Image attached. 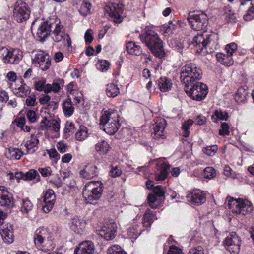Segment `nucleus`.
<instances>
[{
  "label": "nucleus",
  "instance_id": "obj_25",
  "mask_svg": "<svg viewBox=\"0 0 254 254\" xmlns=\"http://www.w3.org/2000/svg\"><path fill=\"white\" fill-rule=\"evenodd\" d=\"M51 25L47 21L41 23L37 32V34L40 41L43 42L46 38L50 35L51 31Z\"/></svg>",
  "mask_w": 254,
  "mask_h": 254
},
{
  "label": "nucleus",
  "instance_id": "obj_56",
  "mask_svg": "<svg viewBox=\"0 0 254 254\" xmlns=\"http://www.w3.org/2000/svg\"><path fill=\"white\" fill-rule=\"evenodd\" d=\"M229 125L227 123H222L221 125V128L219 130V134L220 135H229L230 134L229 131Z\"/></svg>",
  "mask_w": 254,
  "mask_h": 254
},
{
  "label": "nucleus",
  "instance_id": "obj_26",
  "mask_svg": "<svg viewBox=\"0 0 254 254\" xmlns=\"http://www.w3.org/2000/svg\"><path fill=\"white\" fill-rule=\"evenodd\" d=\"M85 225V221L77 217H73L69 224L70 229L77 234L81 233Z\"/></svg>",
  "mask_w": 254,
  "mask_h": 254
},
{
  "label": "nucleus",
  "instance_id": "obj_36",
  "mask_svg": "<svg viewBox=\"0 0 254 254\" xmlns=\"http://www.w3.org/2000/svg\"><path fill=\"white\" fill-rule=\"evenodd\" d=\"M105 92L108 97L114 98L119 95L120 90L116 84L110 83L107 85Z\"/></svg>",
  "mask_w": 254,
  "mask_h": 254
},
{
  "label": "nucleus",
  "instance_id": "obj_10",
  "mask_svg": "<svg viewBox=\"0 0 254 254\" xmlns=\"http://www.w3.org/2000/svg\"><path fill=\"white\" fill-rule=\"evenodd\" d=\"M241 245L240 237L235 232L230 233L223 241V245L231 254H238Z\"/></svg>",
  "mask_w": 254,
  "mask_h": 254
},
{
  "label": "nucleus",
  "instance_id": "obj_31",
  "mask_svg": "<svg viewBox=\"0 0 254 254\" xmlns=\"http://www.w3.org/2000/svg\"><path fill=\"white\" fill-rule=\"evenodd\" d=\"M126 49L127 53L131 55L139 56L142 54L141 46L132 41H129L127 43Z\"/></svg>",
  "mask_w": 254,
  "mask_h": 254
},
{
  "label": "nucleus",
  "instance_id": "obj_47",
  "mask_svg": "<svg viewBox=\"0 0 254 254\" xmlns=\"http://www.w3.org/2000/svg\"><path fill=\"white\" fill-rule=\"evenodd\" d=\"M209 44H207L206 45L199 48L197 50V53H199L202 56H205L207 54H212L214 52L215 48H212L210 47Z\"/></svg>",
  "mask_w": 254,
  "mask_h": 254
},
{
  "label": "nucleus",
  "instance_id": "obj_59",
  "mask_svg": "<svg viewBox=\"0 0 254 254\" xmlns=\"http://www.w3.org/2000/svg\"><path fill=\"white\" fill-rule=\"evenodd\" d=\"M40 173L44 177L50 176L52 173V169L50 167H46L38 168V173Z\"/></svg>",
  "mask_w": 254,
  "mask_h": 254
},
{
  "label": "nucleus",
  "instance_id": "obj_24",
  "mask_svg": "<svg viewBox=\"0 0 254 254\" xmlns=\"http://www.w3.org/2000/svg\"><path fill=\"white\" fill-rule=\"evenodd\" d=\"M0 234L5 243L10 244L13 242V228L11 224H7L3 225Z\"/></svg>",
  "mask_w": 254,
  "mask_h": 254
},
{
  "label": "nucleus",
  "instance_id": "obj_40",
  "mask_svg": "<svg viewBox=\"0 0 254 254\" xmlns=\"http://www.w3.org/2000/svg\"><path fill=\"white\" fill-rule=\"evenodd\" d=\"M88 135V129L83 126H80L79 129L75 133V138L77 140L82 141L85 140Z\"/></svg>",
  "mask_w": 254,
  "mask_h": 254
},
{
  "label": "nucleus",
  "instance_id": "obj_11",
  "mask_svg": "<svg viewBox=\"0 0 254 254\" xmlns=\"http://www.w3.org/2000/svg\"><path fill=\"white\" fill-rule=\"evenodd\" d=\"M8 85L13 93L18 97L25 98L30 94V88L22 78L17 79L15 83H9Z\"/></svg>",
  "mask_w": 254,
  "mask_h": 254
},
{
  "label": "nucleus",
  "instance_id": "obj_20",
  "mask_svg": "<svg viewBox=\"0 0 254 254\" xmlns=\"http://www.w3.org/2000/svg\"><path fill=\"white\" fill-rule=\"evenodd\" d=\"M210 34H209L206 31L200 34H198L196 36H194L193 39L192 44L196 49V51L197 53V50L205 46L207 44L210 43Z\"/></svg>",
  "mask_w": 254,
  "mask_h": 254
},
{
  "label": "nucleus",
  "instance_id": "obj_3",
  "mask_svg": "<svg viewBox=\"0 0 254 254\" xmlns=\"http://www.w3.org/2000/svg\"><path fill=\"white\" fill-rule=\"evenodd\" d=\"M102 184L100 181L89 182L83 189V196L88 203L99 199L102 194Z\"/></svg>",
  "mask_w": 254,
  "mask_h": 254
},
{
  "label": "nucleus",
  "instance_id": "obj_42",
  "mask_svg": "<svg viewBox=\"0 0 254 254\" xmlns=\"http://www.w3.org/2000/svg\"><path fill=\"white\" fill-rule=\"evenodd\" d=\"M99 235L106 240H110L114 238L112 230L110 228L104 227L99 231Z\"/></svg>",
  "mask_w": 254,
  "mask_h": 254
},
{
  "label": "nucleus",
  "instance_id": "obj_55",
  "mask_svg": "<svg viewBox=\"0 0 254 254\" xmlns=\"http://www.w3.org/2000/svg\"><path fill=\"white\" fill-rule=\"evenodd\" d=\"M122 174V171L117 166H111V169L110 170V175L113 177L116 178L119 177Z\"/></svg>",
  "mask_w": 254,
  "mask_h": 254
},
{
  "label": "nucleus",
  "instance_id": "obj_49",
  "mask_svg": "<svg viewBox=\"0 0 254 254\" xmlns=\"http://www.w3.org/2000/svg\"><path fill=\"white\" fill-rule=\"evenodd\" d=\"M144 230H138L136 226L130 227L127 229L128 236L132 238H136Z\"/></svg>",
  "mask_w": 254,
  "mask_h": 254
},
{
  "label": "nucleus",
  "instance_id": "obj_54",
  "mask_svg": "<svg viewBox=\"0 0 254 254\" xmlns=\"http://www.w3.org/2000/svg\"><path fill=\"white\" fill-rule=\"evenodd\" d=\"M110 65V63L107 60H100L97 64L98 69L103 72L107 71Z\"/></svg>",
  "mask_w": 254,
  "mask_h": 254
},
{
  "label": "nucleus",
  "instance_id": "obj_38",
  "mask_svg": "<svg viewBox=\"0 0 254 254\" xmlns=\"http://www.w3.org/2000/svg\"><path fill=\"white\" fill-rule=\"evenodd\" d=\"M110 146L105 141L99 142L95 145L96 151L100 155L106 154L109 151Z\"/></svg>",
  "mask_w": 254,
  "mask_h": 254
},
{
  "label": "nucleus",
  "instance_id": "obj_7",
  "mask_svg": "<svg viewBox=\"0 0 254 254\" xmlns=\"http://www.w3.org/2000/svg\"><path fill=\"white\" fill-rule=\"evenodd\" d=\"M190 87H186L185 91L193 100L201 101L206 98L208 90L206 84L196 82Z\"/></svg>",
  "mask_w": 254,
  "mask_h": 254
},
{
  "label": "nucleus",
  "instance_id": "obj_1",
  "mask_svg": "<svg viewBox=\"0 0 254 254\" xmlns=\"http://www.w3.org/2000/svg\"><path fill=\"white\" fill-rule=\"evenodd\" d=\"M140 41L146 46L156 57L162 58L165 53L163 41L158 35L153 30H148L139 35Z\"/></svg>",
  "mask_w": 254,
  "mask_h": 254
},
{
  "label": "nucleus",
  "instance_id": "obj_53",
  "mask_svg": "<svg viewBox=\"0 0 254 254\" xmlns=\"http://www.w3.org/2000/svg\"><path fill=\"white\" fill-rule=\"evenodd\" d=\"M153 193H154L160 200L164 199L165 191L162 187L158 185L153 188Z\"/></svg>",
  "mask_w": 254,
  "mask_h": 254
},
{
  "label": "nucleus",
  "instance_id": "obj_48",
  "mask_svg": "<svg viewBox=\"0 0 254 254\" xmlns=\"http://www.w3.org/2000/svg\"><path fill=\"white\" fill-rule=\"evenodd\" d=\"M218 150V147L216 145L208 146L202 148L203 152L210 156H214Z\"/></svg>",
  "mask_w": 254,
  "mask_h": 254
},
{
  "label": "nucleus",
  "instance_id": "obj_63",
  "mask_svg": "<svg viewBox=\"0 0 254 254\" xmlns=\"http://www.w3.org/2000/svg\"><path fill=\"white\" fill-rule=\"evenodd\" d=\"M167 254H182V251L177 246L172 245L170 247Z\"/></svg>",
  "mask_w": 254,
  "mask_h": 254
},
{
  "label": "nucleus",
  "instance_id": "obj_21",
  "mask_svg": "<svg viewBox=\"0 0 254 254\" xmlns=\"http://www.w3.org/2000/svg\"><path fill=\"white\" fill-rule=\"evenodd\" d=\"M52 237V234L49 232L47 228L43 227L38 228L35 232L34 235V241L35 245L40 244L42 243L43 241L51 238Z\"/></svg>",
  "mask_w": 254,
  "mask_h": 254
},
{
  "label": "nucleus",
  "instance_id": "obj_50",
  "mask_svg": "<svg viewBox=\"0 0 254 254\" xmlns=\"http://www.w3.org/2000/svg\"><path fill=\"white\" fill-rule=\"evenodd\" d=\"M203 175L205 178L211 179L216 176V171L211 167L205 168L203 171Z\"/></svg>",
  "mask_w": 254,
  "mask_h": 254
},
{
  "label": "nucleus",
  "instance_id": "obj_60",
  "mask_svg": "<svg viewBox=\"0 0 254 254\" xmlns=\"http://www.w3.org/2000/svg\"><path fill=\"white\" fill-rule=\"evenodd\" d=\"M26 115L30 123H34L37 121V115L34 110L30 109L27 110Z\"/></svg>",
  "mask_w": 254,
  "mask_h": 254
},
{
  "label": "nucleus",
  "instance_id": "obj_5",
  "mask_svg": "<svg viewBox=\"0 0 254 254\" xmlns=\"http://www.w3.org/2000/svg\"><path fill=\"white\" fill-rule=\"evenodd\" d=\"M228 207L233 213L236 215H245L250 213L253 210L251 202L247 199L231 198L228 201Z\"/></svg>",
  "mask_w": 254,
  "mask_h": 254
},
{
  "label": "nucleus",
  "instance_id": "obj_17",
  "mask_svg": "<svg viewBox=\"0 0 254 254\" xmlns=\"http://www.w3.org/2000/svg\"><path fill=\"white\" fill-rule=\"evenodd\" d=\"M56 196L52 190H49L44 194L43 202L44 204L42 207L43 211L45 213H48L53 207L55 203Z\"/></svg>",
  "mask_w": 254,
  "mask_h": 254
},
{
  "label": "nucleus",
  "instance_id": "obj_44",
  "mask_svg": "<svg viewBox=\"0 0 254 254\" xmlns=\"http://www.w3.org/2000/svg\"><path fill=\"white\" fill-rule=\"evenodd\" d=\"M229 116L227 112H223L222 110H215L214 115L211 116L212 120L214 122L217 119L227 121Z\"/></svg>",
  "mask_w": 254,
  "mask_h": 254
},
{
  "label": "nucleus",
  "instance_id": "obj_12",
  "mask_svg": "<svg viewBox=\"0 0 254 254\" xmlns=\"http://www.w3.org/2000/svg\"><path fill=\"white\" fill-rule=\"evenodd\" d=\"M105 10L109 16L114 18L115 23H121L123 20L121 14L124 10V5L117 3H111L106 5Z\"/></svg>",
  "mask_w": 254,
  "mask_h": 254
},
{
  "label": "nucleus",
  "instance_id": "obj_61",
  "mask_svg": "<svg viewBox=\"0 0 254 254\" xmlns=\"http://www.w3.org/2000/svg\"><path fill=\"white\" fill-rule=\"evenodd\" d=\"M50 100L51 97L46 94H42L39 98V103L42 105L46 106L48 105Z\"/></svg>",
  "mask_w": 254,
  "mask_h": 254
},
{
  "label": "nucleus",
  "instance_id": "obj_45",
  "mask_svg": "<svg viewBox=\"0 0 254 254\" xmlns=\"http://www.w3.org/2000/svg\"><path fill=\"white\" fill-rule=\"evenodd\" d=\"M247 92L243 88L238 89L235 97V99L238 103H241L245 102L247 98Z\"/></svg>",
  "mask_w": 254,
  "mask_h": 254
},
{
  "label": "nucleus",
  "instance_id": "obj_14",
  "mask_svg": "<svg viewBox=\"0 0 254 254\" xmlns=\"http://www.w3.org/2000/svg\"><path fill=\"white\" fill-rule=\"evenodd\" d=\"M12 194L4 186H0V205L6 208H10L14 206Z\"/></svg>",
  "mask_w": 254,
  "mask_h": 254
},
{
  "label": "nucleus",
  "instance_id": "obj_34",
  "mask_svg": "<svg viewBox=\"0 0 254 254\" xmlns=\"http://www.w3.org/2000/svg\"><path fill=\"white\" fill-rule=\"evenodd\" d=\"M217 60L222 64L226 66H230L233 64V60L232 56L226 53H218L216 54Z\"/></svg>",
  "mask_w": 254,
  "mask_h": 254
},
{
  "label": "nucleus",
  "instance_id": "obj_13",
  "mask_svg": "<svg viewBox=\"0 0 254 254\" xmlns=\"http://www.w3.org/2000/svg\"><path fill=\"white\" fill-rule=\"evenodd\" d=\"M63 27L56 24L53 31V39L56 42L63 41V44L68 47L71 45V40L68 34L63 31Z\"/></svg>",
  "mask_w": 254,
  "mask_h": 254
},
{
  "label": "nucleus",
  "instance_id": "obj_46",
  "mask_svg": "<svg viewBox=\"0 0 254 254\" xmlns=\"http://www.w3.org/2000/svg\"><path fill=\"white\" fill-rule=\"evenodd\" d=\"M193 121L192 120H188L182 124L181 128L182 134L184 137H188L190 135V128L193 125Z\"/></svg>",
  "mask_w": 254,
  "mask_h": 254
},
{
  "label": "nucleus",
  "instance_id": "obj_39",
  "mask_svg": "<svg viewBox=\"0 0 254 254\" xmlns=\"http://www.w3.org/2000/svg\"><path fill=\"white\" fill-rule=\"evenodd\" d=\"M25 181L34 180L35 182H38L41 181L40 176L38 171L31 169L25 173Z\"/></svg>",
  "mask_w": 254,
  "mask_h": 254
},
{
  "label": "nucleus",
  "instance_id": "obj_19",
  "mask_svg": "<svg viewBox=\"0 0 254 254\" xmlns=\"http://www.w3.org/2000/svg\"><path fill=\"white\" fill-rule=\"evenodd\" d=\"M188 201L197 205H201L206 201V195L203 191L199 190L189 192L187 195Z\"/></svg>",
  "mask_w": 254,
  "mask_h": 254
},
{
  "label": "nucleus",
  "instance_id": "obj_57",
  "mask_svg": "<svg viewBox=\"0 0 254 254\" xmlns=\"http://www.w3.org/2000/svg\"><path fill=\"white\" fill-rule=\"evenodd\" d=\"M224 174L227 177L235 179L237 178L238 174L233 171L232 169L228 165H225L224 168Z\"/></svg>",
  "mask_w": 254,
  "mask_h": 254
},
{
  "label": "nucleus",
  "instance_id": "obj_15",
  "mask_svg": "<svg viewBox=\"0 0 254 254\" xmlns=\"http://www.w3.org/2000/svg\"><path fill=\"white\" fill-rule=\"evenodd\" d=\"M170 165L164 160L159 159L156 163V168L155 171V180L157 181L164 180L168 176V170Z\"/></svg>",
  "mask_w": 254,
  "mask_h": 254
},
{
  "label": "nucleus",
  "instance_id": "obj_43",
  "mask_svg": "<svg viewBox=\"0 0 254 254\" xmlns=\"http://www.w3.org/2000/svg\"><path fill=\"white\" fill-rule=\"evenodd\" d=\"M33 205L32 202L27 198L22 200L20 210L24 214H27L32 211Z\"/></svg>",
  "mask_w": 254,
  "mask_h": 254
},
{
  "label": "nucleus",
  "instance_id": "obj_33",
  "mask_svg": "<svg viewBox=\"0 0 254 254\" xmlns=\"http://www.w3.org/2000/svg\"><path fill=\"white\" fill-rule=\"evenodd\" d=\"M111 123H107L101 127L108 134L113 135L115 134L118 130L120 127L119 121H115L113 120Z\"/></svg>",
  "mask_w": 254,
  "mask_h": 254
},
{
  "label": "nucleus",
  "instance_id": "obj_37",
  "mask_svg": "<svg viewBox=\"0 0 254 254\" xmlns=\"http://www.w3.org/2000/svg\"><path fill=\"white\" fill-rule=\"evenodd\" d=\"M80 5L79 12L83 16H86L89 13L91 4L86 0H78V3Z\"/></svg>",
  "mask_w": 254,
  "mask_h": 254
},
{
  "label": "nucleus",
  "instance_id": "obj_16",
  "mask_svg": "<svg viewBox=\"0 0 254 254\" xmlns=\"http://www.w3.org/2000/svg\"><path fill=\"white\" fill-rule=\"evenodd\" d=\"M166 125V121L164 119L159 118L157 119L156 122L152 124V137L155 139L160 138H163L164 136V130Z\"/></svg>",
  "mask_w": 254,
  "mask_h": 254
},
{
  "label": "nucleus",
  "instance_id": "obj_9",
  "mask_svg": "<svg viewBox=\"0 0 254 254\" xmlns=\"http://www.w3.org/2000/svg\"><path fill=\"white\" fill-rule=\"evenodd\" d=\"M32 63L42 71H46L51 65V59L48 54L43 51L38 50L33 55Z\"/></svg>",
  "mask_w": 254,
  "mask_h": 254
},
{
  "label": "nucleus",
  "instance_id": "obj_35",
  "mask_svg": "<svg viewBox=\"0 0 254 254\" xmlns=\"http://www.w3.org/2000/svg\"><path fill=\"white\" fill-rule=\"evenodd\" d=\"M9 57L6 61V63L16 64H18L22 58V52L19 49H12L10 54Z\"/></svg>",
  "mask_w": 254,
  "mask_h": 254
},
{
  "label": "nucleus",
  "instance_id": "obj_22",
  "mask_svg": "<svg viewBox=\"0 0 254 254\" xmlns=\"http://www.w3.org/2000/svg\"><path fill=\"white\" fill-rule=\"evenodd\" d=\"M94 245L91 241H86L81 243L75 249L74 254H94Z\"/></svg>",
  "mask_w": 254,
  "mask_h": 254
},
{
  "label": "nucleus",
  "instance_id": "obj_41",
  "mask_svg": "<svg viewBox=\"0 0 254 254\" xmlns=\"http://www.w3.org/2000/svg\"><path fill=\"white\" fill-rule=\"evenodd\" d=\"M8 153L9 154V156H8L7 157L12 160H19L24 154L23 151L21 149L17 148L12 147L9 148Z\"/></svg>",
  "mask_w": 254,
  "mask_h": 254
},
{
  "label": "nucleus",
  "instance_id": "obj_32",
  "mask_svg": "<svg viewBox=\"0 0 254 254\" xmlns=\"http://www.w3.org/2000/svg\"><path fill=\"white\" fill-rule=\"evenodd\" d=\"M55 245L51 237V238H48L43 241L41 244H37L36 246L39 250L45 252H47L53 251L55 247Z\"/></svg>",
  "mask_w": 254,
  "mask_h": 254
},
{
  "label": "nucleus",
  "instance_id": "obj_52",
  "mask_svg": "<svg viewBox=\"0 0 254 254\" xmlns=\"http://www.w3.org/2000/svg\"><path fill=\"white\" fill-rule=\"evenodd\" d=\"M125 252L118 245H114L110 247L107 251L108 254H121Z\"/></svg>",
  "mask_w": 254,
  "mask_h": 254
},
{
  "label": "nucleus",
  "instance_id": "obj_4",
  "mask_svg": "<svg viewBox=\"0 0 254 254\" xmlns=\"http://www.w3.org/2000/svg\"><path fill=\"white\" fill-rule=\"evenodd\" d=\"M191 27L196 31H206L208 24V18L203 12H190L187 17Z\"/></svg>",
  "mask_w": 254,
  "mask_h": 254
},
{
  "label": "nucleus",
  "instance_id": "obj_28",
  "mask_svg": "<svg viewBox=\"0 0 254 254\" xmlns=\"http://www.w3.org/2000/svg\"><path fill=\"white\" fill-rule=\"evenodd\" d=\"M62 107L64 115L67 118L70 117L74 111V107L71 99L67 98L63 100Z\"/></svg>",
  "mask_w": 254,
  "mask_h": 254
},
{
  "label": "nucleus",
  "instance_id": "obj_30",
  "mask_svg": "<svg viewBox=\"0 0 254 254\" xmlns=\"http://www.w3.org/2000/svg\"><path fill=\"white\" fill-rule=\"evenodd\" d=\"M172 84V80L166 77H161L157 80L158 87L162 92L170 90Z\"/></svg>",
  "mask_w": 254,
  "mask_h": 254
},
{
  "label": "nucleus",
  "instance_id": "obj_27",
  "mask_svg": "<svg viewBox=\"0 0 254 254\" xmlns=\"http://www.w3.org/2000/svg\"><path fill=\"white\" fill-rule=\"evenodd\" d=\"M156 212L148 209L145 211L142 218V225L144 228L150 227L153 222L154 219H157Z\"/></svg>",
  "mask_w": 254,
  "mask_h": 254
},
{
  "label": "nucleus",
  "instance_id": "obj_6",
  "mask_svg": "<svg viewBox=\"0 0 254 254\" xmlns=\"http://www.w3.org/2000/svg\"><path fill=\"white\" fill-rule=\"evenodd\" d=\"M12 12L14 20L23 23L29 19L31 10L26 2L22 0H17L13 5Z\"/></svg>",
  "mask_w": 254,
  "mask_h": 254
},
{
  "label": "nucleus",
  "instance_id": "obj_51",
  "mask_svg": "<svg viewBox=\"0 0 254 254\" xmlns=\"http://www.w3.org/2000/svg\"><path fill=\"white\" fill-rule=\"evenodd\" d=\"M48 129H51L55 132H58L60 130V121L55 119L49 120Z\"/></svg>",
  "mask_w": 254,
  "mask_h": 254
},
{
  "label": "nucleus",
  "instance_id": "obj_64",
  "mask_svg": "<svg viewBox=\"0 0 254 254\" xmlns=\"http://www.w3.org/2000/svg\"><path fill=\"white\" fill-rule=\"evenodd\" d=\"M187 254H204V251L202 247L198 246L191 249Z\"/></svg>",
  "mask_w": 254,
  "mask_h": 254
},
{
  "label": "nucleus",
  "instance_id": "obj_18",
  "mask_svg": "<svg viewBox=\"0 0 254 254\" xmlns=\"http://www.w3.org/2000/svg\"><path fill=\"white\" fill-rule=\"evenodd\" d=\"M119 115L116 111L112 109L103 110L100 119V127L104 126L105 124L111 123V121H119Z\"/></svg>",
  "mask_w": 254,
  "mask_h": 254
},
{
  "label": "nucleus",
  "instance_id": "obj_62",
  "mask_svg": "<svg viewBox=\"0 0 254 254\" xmlns=\"http://www.w3.org/2000/svg\"><path fill=\"white\" fill-rule=\"evenodd\" d=\"M26 100V104L28 106H34L36 104V96L35 95H31L27 96Z\"/></svg>",
  "mask_w": 254,
  "mask_h": 254
},
{
  "label": "nucleus",
  "instance_id": "obj_2",
  "mask_svg": "<svg viewBox=\"0 0 254 254\" xmlns=\"http://www.w3.org/2000/svg\"><path fill=\"white\" fill-rule=\"evenodd\" d=\"M202 75V71L200 67L195 64L191 63L181 68L180 79L185 87H189L200 80Z\"/></svg>",
  "mask_w": 254,
  "mask_h": 254
},
{
  "label": "nucleus",
  "instance_id": "obj_8",
  "mask_svg": "<svg viewBox=\"0 0 254 254\" xmlns=\"http://www.w3.org/2000/svg\"><path fill=\"white\" fill-rule=\"evenodd\" d=\"M46 81L44 79H41L34 82L35 88L36 90L44 92L45 93H49L53 92L55 93H58L64 85V80L59 79L54 81L52 84H46Z\"/></svg>",
  "mask_w": 254,
  "mask_h": 254
},
{
  "label": "nucleus",
  "instance_id": "obj_29",
  "mask_svg": "<svg viewBox=\"0 0 254 254\" xmlns=\"http://www.w3.org/2000/svg\"><path fill=\"white\" fill-rule=\"evenodd\" d=\"M39 141L37 137L33 134L31 135L30 139L25 144L27 154H33L38 148Z\"/></svg>",
  "mask_w": 254,
  "mask_h": 254
},
{
  "label": "nucleus",
  "instance_id": "obj_58",
  "mask_svg": "<svg viewBox=\"0 0 254 254\" xmlns=\"http://www.w3.org/2000/svg\"><path fill=\"white\" fill-rule=\"evenodd\" d=\"M237 49V45L234 42L227 44L225 46L226 52L232 56L233 53Z\"/></svg>",
  "mask_w": 254,
  "mask_h": 254
},
{
  "label": "nucleus",
  "instance_id": "obj_23",
  "mask_svg": "<svg viewBox=\"0 0 254 254\" xmlns=\"http://www.w3.org/2000/svg\"><path fill=\"white\" fill-rule=\"evenodd\" d=\"M80 176L86 179H91L98 175V169L96 166L89 164L80 172Z\"/></svg>",
  "mask_w": 254,
  "mask_h": 254
}]
</instances>
